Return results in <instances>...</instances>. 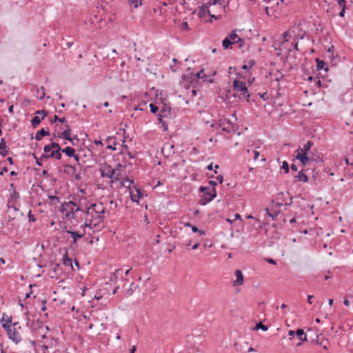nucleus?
Here are the masks:
<instances>
[{"instance_id":"47","label":"nucleus","mask_w":353,"mask_h":353,"mask_svg":"<svg viewBox=\"0 0 353 353\" xmlns=\"http://www.w3.org/2000/svg\"><path fill=\"white\" fill-rule=\"evenodd\" d=\"M201 79L203 80V82L208 81V82H209L210 83H213L214 82L213 79H208V75H206L204 73L203 74V75L201 77Z\"/></svg>"},{"instance_id":"33","label":"nucleus","mask_w":353,"mask_h":353,"mask_svg":"<svg viewBox=\"0 0 353 353\" xmlns=\"http://www.w3.org/2000/svg\"><path fill=\"white\" fill-rule=\"evenodd\" d=\"M128 3L133 6L134 8H138L139 6H141L143 4V0H127Z\"/></svg>"},{"instance_id":"16","label":"nucleus","mask_w":353,"mask_h":353,"mask_svg":"<svg viewBox=\"0 0 353 353\" xmlns=\"http://www.w3.org/2000/svg\"><path fill=\"white\" fill-rule=\"evenodd\" d=\"M48 135H50L49 128H46V129H45L43 128L37 132L34 139L37 141H41L43 137Z\"/></svg>"},{"instance_id":"52","label":"nucleus","mask_w":353,"mask_h":353,"mask_svg":"<svg viewBox=\"0 0 353 353\" xmlns=\"http://www.w3.org/2000/svg\"><path fill=\"white\" fill-rule=\"evenodd\" d=\"M322 334H318L316 336V339H313L312 341V343H315L316 344H318V345H322V341H321V339L320 338V336H321Z\"/></svg>"},{"instance_id":"54","label":"nucleus","mask_w":353,"mask_h":353,"mask_svg":"<svg viewBox=\"0 0 353 353\" xmlns=\"http://www.w3.org/2000/svg\"><path fill=\"white\" fill-rule=\"evenodd\" d=\"M181 30H189V26H188V22H183L181 25V27H180Z\"/></svg>"},{"instance_id":"17","label":"nucleus","mask_w":353,"mask_h":353,"mask_svg":"<svg viewBox=\"0 0 353 353\" xmlns=\"http://www.w3.org/2000/svg\"><path fill=\"white\" fill-rule=\"evenodd\" d=\"M228 39L235 43H238L239 42H241L242 43H244V40L241 38H239L238 35L236 34V30H234L228 36Z\"/></svg>"},{"instance_id":"26","label":"nucleus","mask_w":353,"mask_h":353,"mask_svg":"<svg viewBox=\"0 0 353 353\" xmlns=\"http://www.w3.org/2000/svg\"><path fill=\"white\" fill-rule=\"evenodd\" d=\"M296 334L297 336V338L301 341H307V336L304 332V330L303 329H297L296 331Z\"/></svg>"},{"instance_id":"19","label":"nucleus","mask_w":353,"mask_h":353,"mask_svg":"<svg viewBox=\"0 0 353 353\" xmlns=\"http://www.w3.org/2000/svg\"><path fill=\"white\" fill-rule=\"evenodd\" d=\"M63 264L65 266H70L72 271H75L74 269V266L72 265V260L68 255V252H66L63 257Z\"/></svg>"},{"instance_id":"28","label":"nucleus","mask_w":353,"mask_h":353,"mask_svg":"<svg viewBox=\"0 0 353 353\" xmlns=\"http://www.w3.org/2000/svg\"><path fill=\"white\" fill-rule=\"evenodd\" d=\"M92 219H90V218H88V216H87L86 219H85V221L84 223V224H83L82 225H81V228H93L94 227H95L97 223H94V226H92Z\"/></svg>"},{"instance_id":"5","label":"nucleus","mask_w":353,"mask_h":353,"mask_svg":"<svg viewBox=\"0 0 353 353\" xmlns=\"http://www.w3.org/2000/svg\"><path fill=\"white\" fill-rule=\"evenodd\" d=\"M77 203L72 201L64 202L61 206V211L65 213V216L68 219H74V208Z\"/></svg>"},{"instance_id":"45","label":"nucleus","mask_w":353,"mask_h":353,"mask_svg":"<svg viewBox=\"0 0 353 353\" xmlns=\"http://www.w3.org/2000/svg\"><path fill=\"white\" fill-rule=\"evenodd\" d=\"M192 230L193 232H198L199 233L200 235H205V232L204 230H199L196 226L195 225H192Z\"/></svg>"},{"instance_id":"36","label":"nucleus","mask_w":353,"mask_h":353,"mask_svg":"<svg viewBox=\"0 0 353 353\" xmlns=\"http://www.w3.org/2000/svg\"><path fill=\"white\" fill-rule=\"evenodd\" d=\"M32 156L34 157V159L36 161V163L38 166H42V160L43 159H47L48 158H42V155L41 157L38 158L37 155L34 153L32 154Z\"/></svg>"},{"instance_id":"14","label":"nucleus","mask_w":353,"mask_h":353,"mask_svg":"<svg viewBox=\"0 0 353 353\" xmlns=\"http://www.w3.org/2000/svg\"><path fill=\"white\" fill-rule=\"evenodd\" d=\"M234 274L236 277V279L234 281L233 285L238 286V285H242L243 283V281H244V279H243L244 277H243L242 272L240 270H236Z\"/></svg>"},{"instance_id":"38","label":"nucleus","mask_w":353,"mask_h":353,"mask_svg":"<svg viewBox=\"0 0 353 353\" xmlns=\"http://www.w3.org/2000/svg\"><path fill=\"white\" fill-rule=\"evenodd\" d=\"M10 199L17 201L20 198L19 193L16 190H12L10 193Z\"/></svg>"},{"instance_id":"24","label":"nucleus","mask_w":353,"mask_h":353,"mask_svg":"<svg viewBox=\"0 0 353 353\" xmlns=\"http://www.w3.org/2000/svg\"><path fill=\"white\" fill-rule=\"evenodd\" d=\"M315 61L316 62V69H317V70H323V69H324L325 72H327L328 70V68L327 67L325 68L326 63H325V62L323 60H321L320 59L316 58Z\"/></svg>"},{"instance_id":"32","label":"nucleus","mask_w":353,"mask_h":353,"mask_svg":"<svg viewBox=\"0 0 353 353\" xmlns=\"http://www.w3.org/2000/svg\"><path fill=\"white\" fill-rule=\"evenodd\" d=\"M137 288H138V285H137L134 283H132L130 285V288L126 291L125 296H129L131 294H132L133 292H134Z\"/></svg>"},{"instance_id":"46","label":"nucleus","mask_w":353,"mask_h":353,"mask_svg":"<svg viewBox=\"0 0 353 353\" xmlns=\"http://www.w3.org/2000/svg\"><path fill=\"white\" fill-rule=\"evenodd\" d=\"M225 124V122H223L221 119H219L218 121H216V123H212L211 125V127L212 128H220L221 127L222 125H223Z\"/></svg>"},{"instance_id":"42","label":"nucleus","mask_w":353,"mask_h":353,"mask_svg":"<svg viewBox=\"0 0 353 353\" xmlns=\"http://www.w3.org/2000/svg\"><path fill=\"white\" fill-rule=\"evenodd\" d=\"M281 169L283 170L285 174H288L289 173V171H290V167H289V165H288V163L286 161H284L282 163V165H281Z\"/></svg>"},{"instance_id":"6","label":"nucleus","mask_w":353,"mask_h":353,"mask_svg":"<svg viewBox=\"0 0 353 353\" xmlns=\"http://www.w3.org/2000/svg\"><path fill=\"white\" fill-rule=\"evenodd\" d=\"M53 135L54 137L63 138L65 140L70 141L72 145H75V143H73V140L79 141L77 135L74 137H71V128L68 124L65 125V130L63 132H54Z\"/></svg>"},{"instance_id":"11","label":"nucleus","mask_w":353,"mask_h":353,"mask_svg":"<svg viewBox=\"0 0 353 353\" xmlns=\"http://www.w3.org/2000/svg\"><path fill=\"white\" fill-rule=\"evenodd\" d=\"M65 232L70 234L73 239L72 244L76 243L78 239L82 238L86 234L85 230H83L82 233L73 230H65Z\"/></svg>"},{"instance_id":"35","label":"nucleus","mask_w":353,"mask_h":353,"mask_svg":"<svg viewBox=\"0 0 353 353\" xmlns=\"http://www.w3.org/2000/svg\"><path fill=\"white\" fill-rule=\"evenodd\" d=\"M265 211L268 216L272 218V220H274L279 214L280 211L275 210L273 212H270V210L268 208H265Z\"/></svg>"},{"instance_id":"53","label":"nucleus","mask_w":353,"mask_h":353,"mask_svg":"<svg viewBox=\"0 0 353 353\" xmlns=\"http://www.w3.org/2000/svg\"><path fill=\"white\" fill-rule=\"evenodd\" d=\"M336 1H337L338 5L341 8H346V1L345 0H337Z\"/></svg>"},{"instance_id":"34","label":"nucleus","mask_w":353,"mask_h":353,"mask_svg":"<svg viewBox=\"0 0 353 353\" xmlns=\"http://www.w3.org/2000/svg\"><path fill=\"white\" fill-rule=\"evenodd\" d=\"M256 62L254 59H251L248 61V64H244L241 66V69L244 70H249L255 65Z\"/></svg>"},{"instance_id":"59","label":"nucleus","mask_w":353,"mask_h":353,"mask_svg":"<svg viewBox=\"0 0 353 353\" xmlns=\"http://www.w3.org/2000/svg\"><path fill=\"white\" fill-rule=\"evenodd\" d=\"M279 74L275 77V81L279 82L281 79L284 77V75L279 72V71L277 72Z\"/></svg>"},{"instance_id":"39","label":"nucleus","mask_w":353,"mask_h":353,"mask_svg":"<svg viewBox=\"0 0 353 353\" xmlns=\"http://www.w3.org/2000/svg\"><path fill=\"white\" fill-rule=\"evenodd\" d=\"M310 158V160L316 161V162H323V159L318 154H316L313 152H312V156Z\"/></svg>"},{"instance_id":"49","label":"nucleus","mask_w":353,"mask_h":353,"mask_svg":"<svg viewBox=\"0 0 353 353\" xmlns=\"http://www.w3.org/2000/svg\"><path fill=\"white\" fill-rule=\"evenodd\" d=\"M217 3L222 5L221 0H209L208 2L207 3V5L210 7L211 5H215Z\"/></svg>"},{"instance_id":"21","label":"nucleus","mask_w":353,"mask_h":353,"mask_svg":"<svg viewBox=\"0 0 353 353\" xmlns=\"http://www.w3.org/2000/svg\"><path fill=\"white\" fill-rule=\"evenodd\" d=\"M294 178H296L299 181H303L304 183L308 182V176L303 172V170H301L298 172L296 175L294 176Z\"/></svg>"},{"instance_id":"50","label":"nucleus","mask_w":353,"mask_h":353,"mask_svg":"<svg viewBox=\"0 0 353 353\" xmlns=\"http://www.w3.org/2000/svg\"><path fill=\"white\" fill-rule=\"evenodd\" d=\"M208 14L211 17V19L219 20L221 18V15L212 14L209 9H208Z\"/></svg>"},{"instance_id":"51","label":"nucleus","mask_w":353,"mask_h":353,"mask_svg":"<svg viewBox=\"0 0 353 353\" xmlns=\"http://www.w3.org/2000/svg\"><path fill=\"white\" fill-rule=\"evenodd\" d=\"M210 187L201 186L199 189V192H210Z\"/></svg>"},{"instance_id":"22","label":"nucleus","mask_w":353,"mask_h":353,"mask_svg":"<svg viewBox=\"0 0 353 353\" xmlns=\"http://www.w3.org/2000/svg\"><path fill=\"white\" fill-rule=\"evenodd\" d=\"M208 9L209 6L206 4L199 7V17L203 19L208 14Z\"/></svg>"},{"instance_id":"7","label":"nucleus","mask_w":353,"mask_h":353,"mask_svg":"<svg viewBox=\"0 0 353 353\" xmlns=\"http://www.w3.org/2000/svg\"><path fill=\"white\" fill-rule=\"evenodd\" d=\"M202 193L201 199L199 201V203L201 205H205L207 203L214 200L216 196V191L215 188H212L210 192Z\"/></svg>"},{"instance_id":"60","label":"nucleus","mask_w":353,"mask_h":353,"mask_svg":"<svg viewBox=\"0 0 353 353\" xmlns=\"http://www.w3.org/2000/svg\"><path fill=\"white\" fill-rule=\"evenodd\" d=\"M65 168H70V170L72 171L73 173H74L76 172V168L75 166L72 165H70V164H65Z\"/></svg>"},{"instance_id":"10","label":"nucleus","mask_w":353,"mask_h":353,"mask_svg":"<svg viewBox=\"0 0 353 353\" xmlns=\"http://www.w3.org/2000/svg\"><path fill=\"white\" fill-rule=\"evenodd\" d=\"M62 157L61 151L58 150H52L49 154H43L42 158L55 159L60 160Z\"/></svg>"},{"instance_id":"23","label":"nucleus","mask_w":353,"mask_h":353,"mask_svg":"<svg viewBox=\"0 0 353 353\" xmlns=\"http://www.w3.org/2000/svg\"><path fill=\"white\" fill-rule=\"evenodd\" d=\"M157 117H158L159 123L161 124L163 131V132L167 131L168 130V123L163 120V118H167V117L165 116H163L162 114H158Z\"/></svg>"},{"instance_id":"1","label":"nucleus","mask_w":353,"mask_h":353,"mask_svg":"<svg viewBox=\"0 0 353 353\" xmlns=\"http://www.w3.org/2000/svg\"><path fill=\"white\" fill-rule=\"evenodd\" d=\"M233 88L234 90L239 93L233 94L235 98L245 99L247 102H250V94L245 82L236 79L233 81Z\"/></svg>"},{"instance_id":"27","label":"nucleus","mask_w":353,"mask_h":353,"mask_svg":"<svg viewBox=\"0 0 353 353\" xmlns=\"http://www.w3.org/2000/svg\"><path fill=\"white\" fill-rule=\"evenodd\" d=\"M61 152L64 153L66 156H68L69 157H72V156H74L75 150L70 146H68V147H65V148L62 149Z\"/></svg>"},{"instance_id":"37","label":"nucleus","mask_w":353,"mask_h":353,"mask_svg":"<svg viewBox=\"0 0 353 353\" xmlns=\"http://www.w3.org/2000/svg\"><path fill=\"white\" fill-rule=\"evenodd\" d=\"M36 115H41V119H44L48 114V112L46 110H37L35 112Z\"/></svg>"},{"instance_id":"15","label":"nucleus","mask_w":353,"mask_h":353,"mask_svg":"<svg viewBox=\"0 0 353 353\" xmlns=\"http://www.w3.org/2000/svg\"><path fill=\"white\" fill-rule=\"evenodd\" d=\"M9 148L6 145L5 138H1L0 140V154L2 157H6L9 154Z\"/></svg>"},{"instance_id":"25","label":"nucleus","mask_w":353,"mask_h":353,"mask_svg":"<svg viewBox=\"0 0 353 353\" xmlns=\"http://www.w3.org/2000/svg\"><path fill=\"white\" fill-rule=\"evenodd\" d=\"M51 265H53L52 272L54 274V275L57 277L61 276L62 272H63V271L60 268V264L59 263L52 264V263L51 262Z\"/></svg>"},{"instance_id":"20","label":"nucleus","mask_w":353,"mask_h":353,"mask_svg":"<svg viewBox=\"0 0 353 353\" xmlns=\"http://www.w3.org/2000/svg\"><path fill=\"white\" fill-rule=\"evenodd\" d=\"M1 323L2 324V327L6 330V332H10V329H11V317H8L6 319L3 316L1 320Z\"/></svg>"},{"instance_id":"13","label":"nucleus","mask_w":353,"mask_h":353,"mask_svg":"<svg viewBox=\"0 0 353 353\" xmlns=\"http://www.w3.org/2000/svg\"><path fill=\"white\" fill-rule=\"evenodd\" d=\"M296 158L301 163L303 166H305L310 161V158L308 156V154L305 153L298 152Z\"/></svg>"},{"instance_id":"58","label":"nucleus","mask_w":353,"mask_h":353,"mask_svg":"<svg viewBox=\"0 0 353 353\" xmlns=\"http://www.w3.org/2000/svg\"><path fill=\"white\" fill-rule=\"evenodd\" d=\"M119 270H117L115 273H113L110 275L109 281L112 282L115 281L117 279V272H118Z\"/></svg>"},{"instance_id":"63","label":"nucleus","mask_w":353,"mask_h":353,"mask_svg":"<svg viewBox=\"0 0 353 353\" xmlns=\"http://www.w3.org/2000/svg\"><path fill=\"white\" fill-rule=\"evenodd\" d=\"M40 89L42 90V92H41V95L39 97V99L42 100L45 97V92H44L45 90L43 86H41Z\"/></svg>"},{"instance_id":"3","label":"nucleus","mask_w":353,"mask_h":353,"mask_svg":"<svg viewBox=\"0 0 353 353\" xmlns=\"http://www.w3.org/2000/svg\"><path fill=\"white\" fill-rule=\"evenodd\" d=\"M99 172L102 178L107 177L110 179L112 182L119 181V174L115 176L116 169L112 168L111 165L107 163L101 165Z\"/></svg>"},{"instance_id":"12","label":"nucleus","mask_w":353,"mask_h":353,"mask_svg":"<svg viewBox=\"0 0 353 353\" xmlns=\"http://www.w3.org/2000/svg\"><path fill=\"white\" fill-rule=\"evenodd\" d=\"M182 78L184 81H186L191 83L194 87V74L191 71V68H188L187 73L182 75Z\"/></svg>"},{"instance_id":"41","label":"nucleus","mask_w":353,"mask_h":353,"mask_svg":"<svg viewBox=\"0 0 353 353\" xmlns=\"http://www.w3.org/2000/svg\"><path fill=\"white\" fill-rule=\"evenodd\" d=\"M150 112L153 114H158L157 112L159 111V108L157 105H156L154 103H150L149 105Z\"/></svg>"},{"instance_id":"61","label":"nucleus","mask_w":353,"mask_h":353,"mask_svg":"<svg viewBox=\"0 0 353 353\" xmlns=\"http://www.w3.org/2000/svg\"><path fill=\"white\" fill-rule=\"evenodd\" d=\"M48 199L50 201H55V200H57V201H59V197H58L57 196H55V195H49L48 196Z\"/></svg>"},{"instance_id":"44","label":"nucleus","mask_w":353,"mask_h":353,"mask_svg":"<svg viewBox=\"0 0 353 353\" xmlns=\"http://www.w3.org/2000/svg\"><path fill=\"white\" fill-rule=\"evenodd\" d=\"M17 201L13 200L10 198L8 199L7 202V207L8 209H11V208L14 207L17 203Z\"/></svg>"},{"instance_id":"62","label":"nucleus","mask_w":353,"mask_h":353,"mask_svg":"<svg viewBox=\"0 0 353 353\" xmlns=\"http://www.w3.org/2000/svg\"><path fill=\"white\" fill-rule=\"evenodd\" d=\"M60 121V117H59L57 115H54L53 119L51 120L50 123H53L55 122H59Z\"/></svg>"},{"instance_id":"30","label":"nucleus","mask_w":353,"mask_h":353,"mask_svg":"<svg viewBox=\"0 0 353 353\" xmlns=\"http://www.w3.org/2000/svg\"><path fill=\"white\" fill-rule=\"evenodd\" d=\"M41 117L40 118L38 115H35L31 120L32 126L36 128L41 121Z\"/></svg>"},{"instance_id":"56","label":"nucleus","mask_w":353,"mask_h":353,"mask_svg":"<svg viewBox=\"0 0 353 353\" xmlns=\"http://www.w3.org/2000/svg\"><path fill=\"white\" fill-rule=\"evenodd\" d=\"M116 144H117V142L115 140H114L113 141V144L112 145H108L106 148L108 149V150H116Z\"/></svg>"},{"instance_id":"64","label":"nucleus","mask_w":353,"mask_h":353,"mask_svg":"<svg viewBox=\"0 0 353 353\" xmlns=\"http://www.w3.org/2000/svg\"><path fill=\"white\" fill-rule=\"evenodd\" d=\"M216 180L219 181V183H222L223 182V176L221 174L217 176Z\"/></svg>"},{"instance_id":"8","label":"nucleus","mask_w":353,"mask_h":353,"mask_svg":"<svg viewBox=\"0 0 353 353\" xmlns=\"http://www.w3.org/2000/svg\"><path fill=\"white\" fill-rule=\"evenodd\" d=\"M157 100H159L161 103L163 105L161 108V112L159 114H162L163 116L166 117L171 118V106L170 103H165L164 99L161 97L159 98L158 95H157Z\"/></svg>"},{"instance_id":"29","label":"nucleus","mask_w":353,"mask_h":353,"mask_svg":"<svg viewBox=\"0 0 353 353\" xmlns=\"http://www.w3.org/2000/svg\"><path fill=\"white\" fill-rule=\"evenodd\" d=\"M234 44V42L231 41L228 37H225L222 41V46L224 50L231 48V46Z\"/></svg>"},{"instance_id":"18","label":"nucleus","mask_w":353,"mask_h":353,"mask_svg":"<svg viewBox=\"0 0 353 353\" xmlns=\"http://www.w3.org/2000/svg\"><path fill=\"white\" fill-rule=\"evenodd\" d=\"M314 143L312 141H308L304 145L303 148L300 147L296 150L297 152H299V150L301 151V153L308 154L309 151L311 150V148L313 146Z\"/></svg>"},{"instance_id":"40","label":"nucleus","mask_w":353,"mask_h":353,"mask_svg":"<svg viewBox=\"0 0 353 353\" xmlns=\"http://www.w3.org/2000/svg\"><path fill=\"white\" fill-rule=\"evenodd\" d=\"M203 74V70H201L196 74H194V85L198 83L199 79H201Z\"/></svg>"},{"instance_id":"55","label":"nucleus","mask_w":353,"mask_h":353,"mask_svg":"<svg viewBox=\"0 0 353 353\" xmlns=\"http://www.w3.org/2000/svg\"><path fill=\"white\" fill-rule=\"evenodd\" d=\"M51 150H52V148L50 147V144L46 145L43 148V151H44L43 154H49V152L52 151Z\"/></svg>"},{"instance_id":"48","label":"nucleus","mask_w":353,"mask_h":353,"mask_svg":"<svg viewBox=\"0 0 353 353\" xmlns=\"http://www.w3.org/2000/svg\"><path fill=\"white\" fill-rule=\"evenodd\" d=\"M28 217L29 222H34V221H36V219H35L34 216L32 214V211L31 210H29V212L28 213Z\"/></svg>"},{"instance_id":"4","label":"nucleus","mask_w":353,"mask_h":353,"mask_svg":"<svg viewBox=\"0 0 353 353\" xmlns=\"http://www.w3.org/2000/svg\"><path fill=\"white\" fill-rule=\"evenodd\" d=\"M125 182H129V185H128V188L130 190V199L132 202L138 203L139 200L143 196V193L141 191L140 188H138L137 185H133V181L130 180L128 178L125 179Z\"/></svg>"},{"instance_id":"43","label":"nucleus","mask_w":353,"mask_h":353,"mask_svg":"<svg viewBox=\"0 0 353 353\" xmlns=\"http://www.w3.org/2000/svg\"><path fill=\"white\" fill-rule=\"evenodd\" d=\"M50 147L52 150H58L62 151V148L57 142L52 141L50 143Z\"/></svg>"},{"instance_id":"2","label":"nucleus","mask_w":353,"mask_h":353,"mask_svg":"<svg viewBox=\"0 0 353 353\" xmlns=\"http://www.w3.org/2000/svg\"><path fill=\"white\" fill-rule=\"evenodd\" d=\"M105 208L102 206V203H101L99 205H97L96 203H91L89 207L85 208V210L84 213L88 216L90 215V219H93L94 218V215H97V218L98 219V223L103 221V214L105 213Z\"/></svg>"},{"instance_id":"9","label":"nucleus","mask_w":353,"mask_h":353,"mask_svg":"<svg viewBox=\"0 0 353 353\" xmlns=\"http://www.w3.org/2000/svg\"><path fill=\"white\" fill-rule=\"evenodd\" d=\"M7 334L8 338L16 344H18L21 341V337L16 327L13 328V330L12 328L10 329V332H7Z\"/></svg>"},{"instance_id":"31","label":"nucleus","mask_w":353,"mask_h":353,"mask_svg":"<svg viewBox=\"0 0 353 353\" xmlns=\"http://www.w3.org/2000/svg\"><path fill=\"white\" fill-rule=\"evenodd\" d=\"M262 330L263 331H267L268 330V327L264 324L261 321H259L256 323L255 327H253V330Z\"/></svg>"},{"instance_id":"57","label":"nucleus","mask_w":353,"mask_h":353,"mask_svg":"<svg viewBox=\"0 0 353 353\" xmlns=\"http://www.w3.org/2000/svg\"><path fill=\"white\" fill-rule=\"evenodd\" d=\"M232 130V128L221 126V131L230 133Z\"/></svg>"}]
</instances>
